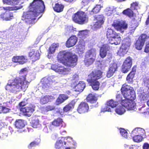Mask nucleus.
Masks as SVG:
<instances>
[{
    "label": "nucleus",
    "mask_w": 149,
    "mask_h": 149,
    "mask_svg": "<svg viewBox=\"0 0 149 149\" xmlns=\"http://www.w3.org/2000/svg\"><path fill=\"white\" fill-rule=\"evenodd\" d=\"M31 124L32 127L34 128H37L39 127L40 124L38 119V118H35L32 120Z\"/></svg>",
    "instance_id": "40"
},
{
    "label": "nucleus",
    "mask_w": 149,
    "mask_h": 149,
    "mask_svg": "<svg viewBox=\"0 0 149 149\" xmlns=\"http://www.w3.org/2000/svg\"><path fill=\"white\" fill-rule=\"evenodd\" d=\"M58 61L64 65L71 68H74L77 64L78 57L75 54L71 52L61 51L57 55Z\"/></svg>",
    "instance_id": "4"
},
{
    "label": "nucleus",
    "mask_w": 149,
    "mask_h": 149,
    "mask_svg": "<svg viewBox=\"0 0 149 149\" xmlns=\"http://www.w3.org/2000/svg\"><path fill=\"white\" fill-rule=\"evenodd\" d=\"M79 76L78 74H75L73 75L72 78L73 80H78L79 79Z\"/></svg>",
    "instance_id": "59"
},
{
    "label": "nucleus",
    "mask_w": 149,
    "mask_h": 149,
    "mask_svg": "<svg viewBox=\"0 0 149 149\" xmlns=\"http://www.w3.org/2000/svg\"><path fill=\"white\" fill-rule=\"evenodd\" d=\"M109 48L108 46L106 44L103 45L101 47L99 55L101 58H103L106 56Z\"/></svg>",
    "instance_id": "19"
},
{
    "label": "nucleus",
    "mask_w": 149,
    "mask_h": 149,
    "mask_svg": "<svg viewBox=\"0 0 149 149\" xmlns=\"http://www.w3.org/2000/svg\"><path fill=\"white\" fill-rule=\"evenodd\" d=\"M143 149H149V144L147 143H145L143 146Z\"/></svg>",
    "instance_id": "57"
},
{
    "label": "nucleus",
    "mask_w": 149,
    "mask_h": 149,
    "mask_svg": "<svg viewBox=\"0 0 149 149\" xmlns=\"http://www.w3.org/2000/svg\"><path fill=\"white\" fill-rule=\"evenodd\" d=\"M101 8V7L100 5H96L91 11V14H92L98 13L100 10Z\"/></svg>",
    "instance_id": "44"
},
{
    "label": "nucleus",
    "mask_w": 149,
    "mask_h": 149,
    "mask_svg": "<svg viewBox=\"0 0 149 149\" xmlns=\"http://www.w3.org/2000/svg\"><path fill=\"white\" fill-rule=\"evenodd\" d=\"M64 8V6L63 5L57 3L55 4L53 9L55 11L59 13L63 11Z\"/></svg>",
    "instance_id": "34"
},
{
    "label": "nucleus",
    "mask_w": 149,
    "mask_h": 149,
    "mask_svg": "<svg viewBox=\"0 0 149 149\" xmlns=\"http://www.w3.org/2000/svg\"><path fill=\"white\" fill-rule=\"evenodd\" d=\"M0 109L1 112L4 113H6L9 112L10 109L5 107L0 106Z\"/></svg>",
    "instance_id": "45"
},
{
    "label": "nucleus",
    "mask_w": 149,
    "mask_h": 149,
    "mask_svg": "<svg viewBox=\"0 0 149 149\" xmlns=\"http://www.w3.org/2000/svg\"><path fill=\"white\" fill-rule=\"evenodd\" d=\"M102 72L100 70L92 71L88 75L86 81L92 89L95 91L98 90L100 83L98 80L102 77Z\"/></svg>",
    "instance_id": "5"
},
{
    "label": "nucleus",
    "mask_w": 149,
    "mask_h": 149,
    "mask_svg": "<svg viewBox=\"0 0 149 149\" xmlns=\"http://www.w3.org/2000/svg\"><path fill=\"white\" fill-rule=\"evenodd\" d=\"M40 141V140L39 139H35L28 145V148L29 149H31L32 147L38 146L39 144Z\"/></svg>",
    "instance_id": "37"
},
{
    "label": "nucleus",
    "mask_w": 149,
    "mask_h": 149,
    "mask_svg": "<svg viewBox=\"0 0 149 149\" xmlns=\"http://www.w3.org/2000/svg\"><path fill=\"white\" fill-rule=\"evenodd\" d=\"M116 102L120 104L123 100V97L120 94H117L116 95Z\"/></svg>",
    "instance_id": "50"
},
{
    "label": "nucleus",
    "mask_w": 149,
    "mask_h": 149,
    "mask_svg": "<svg viewBox=\"0 0 149 149\" xmlns=\"http://www.w3.org/2000/svg\"><path fill=\"white\" fill-rule=\"evenodd\" d=\"M132 65V59L130 56L127 58L124 62L121 68L123 73L127 72L130 69Z\"/></svg>",
    "instance_id": "9"
},
{
    "label": "nucleus",
    "mask_w": 149,
    "mask_h": 149,
    "mask_svg": "<svg viewBox=\"0 0 149 149\" xmlns=\"http://www.w3.org/2000/svg\"><path fill=\"white\" fill-rule=\"evenodd\" d=\"M0 17L3 20H10L14 18L13 13L10 12H6L0 15Z\"/></svg>",
    "instance_id": "20"
},
{
    "label": "nucleus",
    "mask_w": 149,
    "mask_h": 149,
    "mask_svg": "<svg viewBox=\"0 0 149 149\" xmlns=\"http://www.w3.org/2000/svg\"><path fill=\"white\" fill-rule=\"evenodd\" d=\"M112 26L116 30L121 32H123L122 31V29H125L127 28V24L125 21H120L116 20L113 22Z\"/></svg>",
    "instance_id": "10"
},
{
    "label": "nucleus",
    "mask_w": 149,
    "mask_h": 149,
    "mask_svg": "<svg viewBox=\"0 0 149 149\" xmlns=\"http://www.w3.org/2000/svg\"><path fill=\"white\" fill-rule=\"evenodd\" d=\"M115 111L117 114L122 115L125 112V110L123 107L120 106L116 109Z\"/></svg>",
    "instance_id": "43"
},
{
    "label": "nucleus",
    "mask_w": 149,
    "mask_h": 149,
    "mask_svg": "<svg viewBox=\"0 0 149 149\" xmlns=\"http://www.w3.org/2000/svg\"><path fill=\"white\" fill-rule=\"evenodd\" d=\"M89 107L88 104L86 102H82L79 105L77 111L80 113L88 112L89 111Z\"/></svg>",
    "instance_id": "13"
},
{
    "label": "nucleus",
    "mask_w": 149,
    "mask_h": 149,
    "mask_svg": "<svg viewBox=\"0 0 149 149\" xmlns=\"http://www.w3.org/2000/svg\"><path fill=\"white\" fill-rule=\"evenodd\" d=\"M118 68L117 64L116 63H113L111 64L107 73V77L110 78L112 77L117 70Z\"/></svg>",
    "instance_id": "16"
},
{
    "label": "nucleus",
    "mask_w": 149,
    "mask_h": 149,
    "mask_svg": "<svg viewBox=\"0 0 149 149\" xmlns=\"http://www.w3.org/2000/svg\"><path fill=\"white\" fill-rule=\"evenodd\" d=\"M23 6H16L15 8L17 10H18L21 8Z\"/></svg>",
    "instance_id": "63"
},
{
    "label": "nucleus",
    "mask_w": 149,
    "mask_h": 149,
    "mask_svg": "<svg viewBox=\"0 0 149 149\" xmlns=\"http://www.w3.org/2000/svg\"><path fill=\"white\" fill-rule=\"evenodd\" d=\"M58 46L59 44L58 43H53L49 48V54L53 53L55 51L56 48L58 47Z\"/></svg>",
    "instance_id": "38"
},
{
    "label": "nucleus",
    "mask_w": 149,
    "mask_h": 149,
    "mask_svg": "<svg viewBox=\"0 0 149 149\" xmlns=\"http://www.w3.org/2000/svg\"><path fill=\"white\" fill-rule=\"evenodd\" d=\"M125 99H123L120 104L129 110H132L136 105L133 101L135 99V92L133 87L124 84L120 89Z\"/></svg>",
    "instance_id": "2"
},
{
    "label": "nucleus",
    "mask_w": 149,
    "mask_h": 149,
    "mask_svg": "<svg viewBox=\"0 0 149 149\" xmlns=\"http://www.w3.org/2000/svg\"><path fill=\"white\" fill-rule=\"evenodd\" d=\"M96 51L91 49L87 51L85 54L84 62L85 65L89 66L93 63L96 58Z\"/></svg>",
    "instance_id": "7"
},
{
    "label": "nucleus",
    "mask_w": 149,
    "mask_h": 149,
    "mask_svg": "<svg viewBox=\"0 0 149 149\" xmlns=\"http://www.w3.org/2000/svg\"><path fill=\"white\" fill-rule=\"evenodd\" d=\"M117 33L111 28H108L107 29L106 32L107 38L109 39H111Z\"/></svg>",
    "instance_id": "31"
},
{
    "label": "nucleus",
    "mask_w": 149,
    "mask_h": 149,
    "mask_svg": "<svg viewBox=\"0 0 149 149\" xmlns=\"http://www.w3.org/2000/svg\"><path fill=\"white\" fill-rule=\"evenodd\" d=\"M27 70V69L26 68H25L22 69L21 70L20 72H24L26 71Z\"/></svg>",
    "instance_id": "64"
},
{
    "label": "nucleus",
    "mask_w": 149,
    "mask_h": 149,
    "mask_svg": "<svg viewBox=\"0 0 149 149\" xmlns=\"http://www.w3.org/2000/svg\"><path fill=\"white\" fill-rule=\"evenodd\" d=\"M72 19L75 23L81 25L84 24L88 20V17L86 13L80 10L74 14Z\"/></svg>",
    "instance_id": "6"
},
{
    "label": "nucleus",
    "mask_w": 149,
    "mask_h": 149,
    "mask_svg": "<svg viewBox=\"0 0 149 149\" xmlns=\"http://www.w3.org/2000/svg\"><path fill=\"white\" fill-rule=\"evenodd\" d=\"M136 70L133 67L132 71L127 75L126 77V80L128 83L132 84L133 82V78H134L136 74Z\"/></svg>",
    "instance_id": "21"
},
{
    "label": "nucleus",
    "mask_w": 149,
    "mask_h": 149,
    "mask_svg": "<svg viewBox=\"0 0 149 149\" xmlns=\"http://www.w3.org/2000/svg\"><path fill=\"white\" fill-rule=\"evenodd\" d=\"M63 122V120L60 118H58L55 119L52 122V125L49 126V128L51 130H52V125L56 127L61 126L62 125Z\"/></svg>",
    "instance_id": "26"
},
{
    "label": "nucleus",
    "mask_w": 149,
    "mask_h": 149,
    "mask_svg": "<svg viewBox=\"0 0 149 149\" xmlns=\"http://www.w3.org/2000/svg\"><path fill=\"white\" fill-rule=\"evenodd\" d=\"M3 2L8 4H11V0H3Z\"/></svg>",
    "instance_id": "58"
},
{
    "label": "nucleus",
    "mask_w": 149,
    "mask_h": 149,
    "mask_svg": "<svg viewBox=\"0 0 149 149\" xmlns=\"http://www.w3.org/2000/svg\"><path fill=\"white\" fill-rule=\"evenodd\" d=\"M111 111V109L108 106H106L102 108L101 109V112H105L106 111Z\"/></svg>",
    "instance_id": "51"
},
{
    "label": "nucleus",
    "mask_w": 149,
    "mask_h": 149,
    "mask_svg": "<svg viewBox=\"0 0 149 149\" xmlns=\"http://www.w3.org/2000/svg\"><path fill=\"white\" fill-rule=\"evenodd\" d=\"M86 100L88 102L91 103H94L97 101V98L95 94L91 93L87 96Z\"/></svg>",
    "instance_id": "27"
},
{
    "label": "nucleus",
    "mask_w": 149,
    "mask_h": 149,
    "mask_svg": "<svg viewBox=\"0 0 149 149\" xmlns=\"http://www.w3.org/2000/svg\"><path fill=\"white\" fill-rule=\"evenodd\" d=\"M11 4L13 5H17L19 3L21 0H11Z\"/></svg>",
    "instance_id": "56"
},
{
    "label": "nucleus",
    "mask_w": 149,
    "mask_h": 149,
    "mask_svg": "<svg viewBox=\"0 0 149 149\" xmlns=\"http://www.w3.org/2000/svg\"><path fill=\"white\" fill-rule=\"evenodd\" d=\"M55 99V98L52 95H46L41 97L40 99V103L42 104L51 102Z\"/></svg>",
    "instance_id": "22"
},
{
    "label": "nucleus",
    "mask_w": 149,
    "mask_h": 149,
    "mask_svg": "<svg viewBox=\"0 0 149 149\" xmlns=\"http://www.w3.org/2000/svg\"><path fill=\"white\" fill-rule=\"evenodd\" d=\"M85 87V83L83 81H80L74 86V88L76 92H81L84 90Z\"/></svg>",
    "instance_id": "24"
},
{
    "label": "nucleus",
    "mask_w": 149,
    "mask_h": 149,
    "mask_svg": "<svg viewBox=\"0 0 149 149\" xmlns=\"http://www.w3.org/2000/svg\"><path fill=\"white\" fill-rule=\"evenodd\" d=\"M51 68L60 74H68L70 70V69L65 68L63 66L56 64L52 65L51 66Z\"/></svg>",
    "instance_id": "11"
},
{
    "label": "nucleus",
    "mask_w": 149,
    "mask_h": 149,
    "mask_svg": "<svg viewBox=\"0 0 149 149\" xmlns=\"http://www.w3.org/2000/svg\"><path fill=\"white\" fill-rule=\"evenodd\" d=\"M15 125L18 129H22L25 126L24 120L21 119L16 120L15 122Z\"/></svg>",
    "instance_id": "30"
},
{
    "label": "nucleus",
    "mask_w": 149,
    "mask_h": 149,
    "mask_svg": "<svg viewBox=\"0 0 149 149\" xmlns=\"http://www.w3.org/2000/svg\"><path fill=\"white\" fill-rule=\"evenodd\" d=\"M145 130L142 128L138 127L136 128L133 130L131 133V135H138L141 136L145 135Z\"/></svg>",
    "instance_id": "23"
},
{
    "label": "nucleus",
    "mask_w": 149,
    "mask_h": 149,
    "mask_svg": "<svg viewBox=\"0 0 149 149\" xmlns=\"http://www.w3.org/2000/svg\"><path fill=\"white\" fill-rule=\"evenodd\" d=\"M147 36L145 34H142L136 40L135 46L136 48L138 50H141L144 46Z\"/></svg>",
    "instance_id": "8"
},
{
    "label": "nucleus",
    "mask_w": 149,
    "mask_h": 149,
    "mask_svg": "<svg viewBox=\"0 0 149 149\" xmlns=\"http://www.w3.org/2000/svg\"><path fill=\"white\" fill-rule=\"evenodd\" d=\"M64 138L65 139V141L66 142V144L67 142H71L72 141V138L70 137H68L66 139L65 138Z\"/></svg>",
    "instance_id": "55"
},
{
    "label": "nucleus",
    "mask_w": 149,
    "mask_h": 149,
    "mask_svg": "<svg viewBox=\"0 0 149 149\" xmlns=\"http://www.w3.org/2000/svg\"><path fill=\"white\" fill-rule=\"evenodd\" d=\"M95 20L97 21L104 23V17L102 15H99L97 16H95L94 17Z\"/></svg>",
    "instance_id": "42"
},
{
    "label": "nucleus",
    "mask_w": 149,
    "mask_h": 149,
    "mask_svg": "<svg viewBox=\"0 0 149 149\" xmlns=\"http://www.w3.org/2000/svg\"><path fill=\"white\" fill-rule=\"evenodd\" d=\"M128 50L121 46L117 54L120 56H123L128 52Z\"/></svg>",
    "instance_id": "36"
},
{
    "label": "nucleus",
    "mask_w": 149,
    "mask_h": 149,
    "mask_svg": "<svg viewBox=\"0 0 149 149\" xmlns=\"http://www.w3.org/2000/svg\"><path fill=\"white\" fill-rule=\"evenodd\" d=\"M121 38L119 34L117 33L111 39H109V43L111 44H114L117 45H119L121 42Z\"/></svg>",
    "instance_id": "17"
},
{
    "label": "nucleus",
    "mask_w": 149,
    "mask_h": 149,
    "mask_svg": "<svg viewBox=\"0 0 149 149\" xmlns=\"http://www.w3.org/2000/svg\"><path fill=\"white\" fill-rule=\"evenodd\" d=\"M42 85L41 86L44 90H47L50 86V81L48 79L44 80L41 81Z\"/></svg>",
    "instance_id": "35"
},
{
    "label": "nucleus",
    "mask_w": 149,
    "mask_h": 149,
    "mask_svg": "<svg viewBox=\"0 0 149 149\" xmlns=\"http://www.w3.org/2000/svg\"><path fill=\"white\" fill-rule=\"evenodd\" d=\"M77 38L76 36H71L67 40L65 43V45L67 47H72L75 45L77 41Z\"/></svg>",
    "instance_id": "15"
},
{
    "label": "nucleus",
    "mask_w": 149,
    "mask_h": 149,
    "mask_svg": "<svg viewBox=\"0 0 149 149\" xmlns=\"http://www.w3.org/2000/svg\"><path fill=\"white\" fill-rule=\"evenodd\" d=\"M120 132L122 136L125 138H126L127 136V132L124 129L122 128H120Z\"/></svg>",
    "instance_id": "46"
},
{
    "label": "nucleus",
    "mask_w": 149,
    "mask_h": 149,
    "mask_svg": "<svg viewBox=\"0 0 149 149\" xmlns=\"http://www.w3.org/2000/svg\"><path fill=\"white\" fill-rule=\"evenodd\" d=\"M20 111L28 117L31 116L33 113L34 111V107L32 106H26L20 108Z\"/></svg>",
    "instance_id": "14"
},
{
    "label": "nucleus",
    "mask_w": 149,
    "mask_h": 149,
    "mask_svg": "<svg viewBox=\"0 0 149 149\" xmlns=\"http://www.w3.org/2000/svg\"><path fill=\"white\" fill-rule=\"evenodd\" d=\"M3 9L4 10H12L13 8L12 7L8 6V7H3Z\"/></svg>",
    "instance_id": "60"
},
{
    "label": "nucleus",
    "mask_w": 149,
    "mask_h": 149,
    "mask_svg": "<svg viewBox=\"0 0 149 149\" xmlns=\"http://www.w3.org/2000/svg\"><path fill=\"white\" fill-rule=\"evenodd\" d=\"M90 0H83L82 2L85 5L87 4L89 2Z\"/></svg>",
    "instance_id": "61"
},
{
    "label": "nucleus",
    "mask_w": 149,
    "mask_h": 149,
    "mask_svg": "<svg viewBox=\"0 0 149 149\" xmlns=\"http://www.w3.org/2000/svg\"><path fill=\"white\" fill-rule=\"evenodd\" d=\"M107 104L108 106L113 108L116 107L118 105V103L117 102L111 99L107 101Z\"/></svg>",
    "instance_id": "39"
},
{
    "label": "nucleus",
    "mask_w": 149,
    "mask_h": 149,
    "mask_svg": "<svg viewBox=\"0 0 149 149\" xmlns=\"http://www.w3.org/2000/svg\"><path fill=\"white\" fill-rule=\"evenodd\" d=\"M27 104V103L26 102L24 101H23L19 103V105L21 108H23V107L26 105Z\"/></svg>",
    "instance_id": "54"
},
{
    "label": "nucleus",
    "mask_w": 149,
    "mask_h": 149,
    "mask_svg": "<svg viewBox=\"0 0 149 149\" xmlns=\"http://www.w3.org/2000/svg\"><path fill=\"white\" fill-rule=\"evenodd\" d=\"M75 104V102L72 101L70 103L66 105L63 109L64 112H67L70 111L72 109L74 108Z\"/></svg>",
    "instance_id": "29"
},
{
    "label": "nucleus",
    "mask_w": 149,
    "mask_h": 149,
    "mask_svg": "<svg viewBox=\"0 0 149 149\" xmlns=\"http://www.w3.org/2000/svg\"><path fill=\"white\" fill-rule=\"evenodd\" d=\"M144 85L147 87L149 86V78H146L144 79Z\"/></svg>",
    "instance_id": "53"
},
{
    "label": "nucleus",
    "mask_w": 149,
    "mask_h": 149,
    "mask_svg": "<svg viewBox=\"0 0 149 149\" xmlns=\"http://www.w3.org/2000/svg\"><path fill=\"white\" fill-rule=\"evenodd\" d=\"M28 56L30 59L36 61L39 59L40 54L38 51L32 49L29 52Z\"/></svg>",
    "instance_id": "18"
},
{
    "label": "nucleus",
    "mask_w": 149,
    "mask_h": 149,
    "mask_svg": "<svg viewBox=\"0 0 149 149\" xmlns=\"http://www.w3.org/2000/svg\"><path fill=\"white\" fill-rule=\"evenodd\" d=\"M69 97L65 94H60L56 101V105H59L68 99Z\"/></svg>",
    "instance_id": "25"
},
{
    "label": "nucleus",
    "mask_w": 149,
    "mask_h": 149,
    "mask_svg": "<svg viewBox=\"0 0 149 149\" xmlns=\"http://www.w3.org/2000/svg\"><path fill=\"white\" fill-rule=\"evenodd\" d=\"M123 14L130 18L133 17L134 12L131 8H127L124 10L122 12Z\"/></svg>",
    "instance_id": "33"
},
{
    "label": "nucleus",
    "mask_w": 149,
    "mask_h": 149,
    "mask_svg": "<svg viewBox=\"0 0 149 149\" xmlns=\"http://www.w3.org/2000/svg\"><path fill=\"white\" fill-rule=\"evenodd\" d=\"M65 139L64 137H62L60 140L56 141L55 144V149H62L63 147V143L66 145V142L65 141Z\"/></svg>",
    "instance_id": "28"
},
{
    "label": "nucleus",
    "mask_w": 149,
    "mask_h": 149,
    "mask_svg": "<svg viewBox=\"0 0 149 149\" xmlns=\"http://www.w3.org/2000/svg\"><path fill=\"white\" fill-rule=\"evenodd\" d=\"M149 24V15H148L146 21V25H148Z\"/></svg>",
    "instance_id": "62"
},
{
    "label": "nucleus",
    "mask_w": 149,
    "mask_h": 149,
    "mask_svg": "<svg viewBox=\"0 0 149 149\" xmlns=\"http://www.w3.org/2000/svg\"><path fill=\"white\" fill-rule=\"evenodd\" d=\"M132 135L133 136L132 137L133 140L135 142L139 143L143 139V136L138 135Z\"/></svg>",
    "instance_id": "41"
},
{
    "label": "nucleus",
    "mask_w": 149,
    "mask_h": 149,
    "mask_svg": "<svg viewBox=\"0 0 149 149\" xmlns=\"http://www.w3.org/2000/svg\"><path fill=\"white\" fill-rule=\"evenodd\" d=\"M138 6V3L137 2H133L131 4L130 8L132 10L137 9V8Z\"/></svg>",
    "instance_id": "47"
},
{
    "label": "nucleus",
    "mask_w": 149,
    "mask_h": 149,
    "mask_svg": "<svg viewBox=\"0 0 149 149\" xmlns=\"http://www.w3.org/2000/svg\"><path fill=\"white\" fill-rule=\"evenodd\" d=\"M144 52L147 53L149 52V41L146 43Z\"/></svg>",
    "instance_id": "52"
},
{
    "label": "nucleus",
    "mask_w": 149,
    "mask_h": 149,
    "mask_svg": "<svg viewBox=\"0 0 149 149\" xmlns=\"http://www.w3.org/2000/svg\"><path fill=\"white\" fill-rule=\"evenodd\" d=\"M12 61L14 63L22 65L27 62L28 58L26 56L24 55L16 56L13 57Z\"/></svg>",
    "instance_id": "12"
},
{
    "label": "nucleus",
    "mask_w": 149,
    "mask_h": 149,
    "mask_svg": "<svg viewBox=\"0 0 149 149\" xmlns=\"http://www.w3.org/2000/svg\"><path fill=\"white\" fill-rule=\"evenodd\" d=\"M30 10L24 12L22 20L27 25L32 24L39 15L45 11V6L42 0H33L30 5Z\"/></svg>",
    "instance_id": "1"
},
{
    "label": "nucleus",
    "mask_w": 149,
    "mask_h": 149,
    "mask_svg": "<svg viewBox=\"0 0 149 149\" xmlns=\"http://www.w3.org/2000/svg\"><path fill=\"white\" fill-rule=\"evenodd\" d=\"M131 45L130 39L126 38L124 39L123 42L122 43L121 46L122 47L129 50Z\"/></svg>",
    "instance_id": "32"
},
{
    "label": "nucleus",
    "mask_w": 149,
    "mask_h": 149,
    "mask_svg": "<svg viewBox=\"0 0 149 149\" xmlns=\"http://www.w3.org/2000/svg\"><path fill=\"white\" fill-rule=\"evenodd\" d=\"M26 75L16 77L13 79L9 80L5 86V89L8 92L15 94L21 89H26L30 82L26 81Z\"/></svg>",
    "instance_id": "3"
},
{
    "label": "nucleus",
    "mask_w": 149,
    "mask_h": 149,
    "mask_svg": "<svg viewBox=\"0 0 149 149\" xmlns=\"http://www.w3.org/2000/svg\"><path fill=\"white\" fill-rule=\"evenodd\" d=\"M55 109V107L54 105H49L46 106L45 109L46 111H48L53 110Z\"/></svg>",
    "instance_id": "49"
},
{
    "label": "nucleus",
    "mask_w": 149,
    "mask_h": 149,
    "mask_svg": "<svg viewBox=\"0 0 149 149\" xmlns=\"http://www.w3.org/2000/svg\"><path fill=\"white\" fill-rule=\"evenodd\" d=\"M104 23L96 21L94 24V27L95 28H100L101 27L102 25Z\"/></svg>",
    "instance_id": "48"
}]
</instances>
